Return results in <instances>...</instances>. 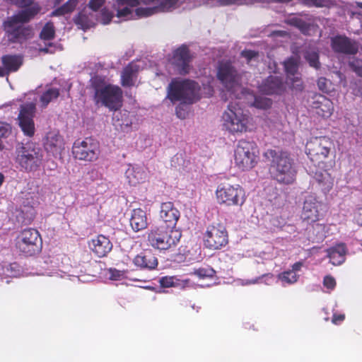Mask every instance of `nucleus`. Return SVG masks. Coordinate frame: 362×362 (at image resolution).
Here are the masks:
<instances>
[{"label":"nucleus","mask_w":362,"mask_h":362,"mask_svg":"<svg viewBox=\"0 0 362 362\" xmlns=\"http://www.w3.org/2000/svg\"><path fill=\"white\" fill-rule=\"evenodd\" d=\"M179 0H112L116 17L121 21L148 17L157 12L175 9Z\"/></svg>","instance_id":"f257e3e1"},{"label":"nucleus","mask_w":362,"mask_h":362,"mask_svg":"<svg viewBox=\"0 0 362 362\" xmlns=\"http://www.w3.org/2000/svg\"><path fill=\"white\" fill-rule=\"evenodd\" d=\"M214 81L209 76L202 81V89L194 81L189 79H173L167 88V96L172 103L180 101L184 104H192L202 96L209 97L214 89L211 83Z\"/></svg>","instance_id":"f03ea898"},{"label":"nucleus","mask_w":362,"mask_h":362,"mask_svg":"<svg viewBox=\"0 0 362 362\" xmlns=\"http://www.w3.org/2000/svg\"><path fill=\"white\" fill-rule=\"evenodd\" d=\"M11 1L19 6H30L13 15L4 23V29L8 33L10 40L13 42H21L23 40L29 38L32 35L31 29L25 27V23L37 13L40 8L38 5L33 4V0Z\"/></svg>","instance_id":"7ed1b4c3"},{"label":"nucleus","mask_w":362,"mask_h":362,"mask_svg":"<svg viewBox=\"0 0 362 362\" xmlns=\"http://www.w3.org/2000/svg\"><path fill=\"white\" fill-rule=\"evenodd\" d=\"M264 156L270 162L269 173L274 180L284 185H290L295 181L296 170L292 159L286 152L268 149Z\"/></svg>","instance_id":"20e7f679"},{"label":"nucleus","mask_w":362,"mask_h":362,"mask_svg":"<svg viewBox=\"0 0 362 362\" xmlns=\"http://www.w3.org/2000/svg\"><path fill=\"white\" fill-rule=\"evenodd\" d=\"M298 60L290 58L284 62V68L287 74V81L284 84L278 76H270L259 86V90L267 95L281 94L286 86L296 90L303 88L302 81L299 74L297 73Z\"/></svg>","instance_id":"39448f33"},{"label":"nucleus","mask_w":362,"mask_h":362,"mask_svg":"<svg viewBox=\"0 0 362 362\" xmlns=\"http://www.w3.org/2000/svg\"><path fill=\"white\" fill-rule=\"evenodd\" d=\"M90 88L94 92V100L96 104H101L110 110H116L122 106L121 88L109 83L105 77L100 76L92 77Z\"/></svg>","instance_id":"423d86ee"},{"label":"nucleus","mask_w":362,"mask_h":362,"mask_svg":"<svg viewBox=\"0 0 362 362\" xmlns=\"http://www.w3.org/2000/svg\"><path fill=\"white\" fill-rule=\"evenodd\" d=\"M42 150L34 143H21L16 148V162L27 172L36 171L42 164Z\"/></svg>","instance_id":"0eeeda50"},{"label":"nucleus","mask_w":362,"mask_h":362,"mask_svg":"<svg viewBox=\"0 0 362 362\" xmlns=\"http://www.w3.org/2000/svg\"><path fill=\"white\" fill-rule=\"evenodd\" d=\"M222 119L223 127L231 134H241L249 129L250 117L237 103L228 105Z\"/></svg>","instance_id":"6e6552de"},{"label":"nucleus","mask_w":362,"mask_h":362,"mask_svg":"<svg viewBox=\"0 0 362 362\" xmlns=\"http://www.w3.org/2000/svg\"><path fill=\"white\" fill-rule=\"evenodd\" d=\"M181 236L180 230L167 228L162 224L150 230L148 233V242L155 249L167 250L176 247Z\"/></svg>","instance_id":"1a4fd4ad"},{"label":"nucleus","mask_w":362,"mask_h":362,"mask_svg":"<svg viewBox=\"0 0 362 362\" xmlns=\"http://www.w3.org/2000/svg\"><path fill=\"white\" fill-rule=\"evenodd\" d=\"M217 78L226 91L237 98L243 95V74L238 73L235 68L228 62H221L217 70Z\"/></svg>","instance_id":"9d476101"},{"label":"nucleus","mask_w":362,"mask_h":362,"mask_svg":"<svg viewBox=\"0 0 362 362\" xmlns=\"http://www.w3.org/2000/svg\"><path fill=\"white\" fill-rule=\"evenodd\" d=\"M258 155L259 151L254 142L240 140L235 149V164L242 170H250L257 163Z\"/></svg>","instance_id":"9b49d317"},{"label":"nucleus","mask_w":362,"mask_h":362,"mask_svg":"<svg viewBox=\"0 0 362 362\" xmlns=\"http://www.w3.org/2000/svg\"><path fill=\"white\" fill-rule=\"evenodd\" d=\"M215 194L217 202L226 206H241L246 200L245 190L238 184H220Z\"/></svg>","instance_id":"f8f14e48"},{"label":"nucleus","mask_w":362,"mask_h":362,"mask_svg":"<svg viewBox=\"0 0 362 362\" xmlns=\"http://www.w3.org/2000/svg\"><path fill=\"white\" fill-rule=\"evenodd\" d=\"M73 154L78 160L94 161L100 154L99 144L91 138H86L83 141L77 140L73 146Z\"/></svg>","instance_id":"ddd939ff"},{"label":"nucleus","mask_w":362,"mask_h":362,"mask_svg":"<svg viewBox=\"0 0 362 362\" xmlns=\"http://www.w3.org/2000/svg\"><path fill=\"white\" fill-rule=\"evenodd\" d=\"M41 240L38 231L27 228L21 231L17 238L16 247L23 253L32 255L39 250Z\"/></svg>","instance_id":"4468645a"},{"label":"nucleus","mask_w":362,"mask_h":362,"mask_svg":"<svg viewBox=\"0 0 362 362\" xmlns=\"http://www.w3.org/2000/svg\"><path fill=\"white\" fill-rule=\"evenodd\" d=\"M332 146V141L327 137H315L306 144V153L313 160H321L328 157Z\"/></svg>","instance_id":"2eb2a0df"},{"label":"nucleus","mask_w":362,"mask_h":362,"mask_svg":"<svg viewBox=\"0 0 362 362\" xmlns=\"http://www.w3.org/2000/svg\"><path fill=\"white\" fill-rule=\"evenodd\" d=\"M204 245L212 250H218L228 243V235L225 228L221 225L209 226L204 234Z\"/></svg>","instance_id":"dca6fc26"},{"label":"nucleus","mask_w":362,"mask_h":362,"mask_svg":"<svg viewBox=\"0 0 362 362\" xmlns=\"http://www.w3.org/2000/svg\"><path fill=\"white\" fill-rule=\"evenodd\" d=\"M35 112V103L33 102L21 106L18 117V125L25 136L31 137L35 134L33 117Z\"/></svg>","instance_id":"f3484780"},{"label":"nucleus","mask_w":362,"mask_h":362,"mask_svg":"<svg viewBox=\"0 0 362 362\" xmlns=\"http://www.w3.org/2000/svg\"><path fill=\"white\" fill-rule=\"evenodd\" d=\"M322 204L317 197L308 194L305 197L300 217L303 221L312 223L320 220L322 216Z\"/></svg>","instance_id":"a211bd4d"},{"label":"nucleus","mask_w":362,"mask_h":362,"mask_svg":"<svg viewBox=\"0 0 362 362\" xmlns=\"http://www.w3.org/2000/svg\"><path fill=\"white\" fill-rule=\"evenodd\" d=\"M189 50L185 46L177 49L174 52L171 63L177 74H187L189 72Z\"/></svg>","instance_id":"6ab92c4d"},{"label":"nucleus","mask_w":362,"mask_h":362,"mask_svg":"<svg viewBox=\"0 0 362 362\" xmlns=\"http://www.w3.org/2000/svg\"><path fill=\"white\" fill-rule=\"evenodd\" d=\"M310 105L315 112L323 118L330 117L334 110L332 101L320 94L313 98Z\"/></svg>","instance_id":"aec40b11"},{"label":"nucleus","mask_w":362,"mask_h":362,"mask_svg":"<svg viewBox=\"0 0 362 362\" xmlns=\"http://www.w3.org/2000/svg\"><path fill=\"white\" fill-rule=\"evenodd\" d=\"M180 213L171 202H163L160 206V218L167 228L175 229Z\"/></svg>","instance_id":"412c9836"},{"label":"nucleus","mask_w":362,"mask_h":362,"mask_svg":"<svg viewBox=\"0 0 362 362\" xmlns=\"http://www.w3.org/2000/svg\"><path fill=\"white\" fill-rule=\"evenodd\" d=\"M332 47L336 52L354 54L358 52V43L344 35H338L332 38Z\"/></svg>","instance_id":"4be33fe9"},{"label":"nucleus","mask_w":362,"mask_h":362,"mask_svg":"<svg viewBox=\"0 0 362 362\" xmlns=\"http://www.w3.org/2000/svg\"><path fill=\"white\" fill-rule=\"evenodd\" d=\"M148 177L144 168L139 165H128L124 173V178L129 186H137L144 183Z\"/></svg>","instance_id":"5701e85b"},{"label":"nucleus","mask_w":362,"mask_h":362,"mask_svg":"<svg viewBox=\"0 0 362 362\" xmlns=\"http://www.w3.org/2000/svg\"><path fill=\"white\" fill-rule=\"evenodd\" d=\"M89 247L98 257H104L112 248V244L105 235H99L89 242Z\"/></svg>","instance_id":"b1692460"},{"label":"nucleus","mask_w":362,"mask_h":362,"mask_svg":"<svg viewBox=\"0 0 362 362\" xmlns=\"http://www.w3.org/2000/svg\"><path fill=\"white\" fill-rule=\"evenodd\" d=\"M148 222L145 211L141 209L132 210L130 217V226L134 231L139 232L148 227Z\"/></svg>","instance_id":"393cba45"},{"label":"nucleus","mask_w":362,"mask_h":362,"mask_svg":"<svg viewBox=\"0 0 362 362\" xmlns=\"http://www.w3.org/2000/svg\"><path fill=\"white\" fill-rule=\"evenodd\" d=\"M141 66L137 62H132L126 66L121 75V82L123 86H132L136 81L137 73Z\"/></svg>","instance_id":"a878e982"},{"label":"nucleus","mask_w":362,"mask_h":362,"mask_svg":"<svg viewBox=\"0 0 362 362\" xmlns=\"http://www.w3.org/2000/svg\"><path fill=\"white\" fill-rule=\"evenodd\" d=\"M134 264L141 269H153L158 265L157 258L150 252L137 255L133 259Z\"/></svg>","instance_id":"bb28decb"},{"label":"nucleus","mask_w":362,"mask_h":362,"mask_svg":"<svg viewBox=\"0 0 362 362\" xmlns=\"http://www.w3.org/2000/svg\"><path fill=\"white\" fill-rule=\"evenodd\" d=\"M303 263L300 262H296L293 264L291 270L285 271L278 275V279L283 286L291 285L298 281L299 278L298 272L300 271Z\"/></svg>","instance_id":"cd10ccee"},{"label":"nucleus","mask_w":362,"mask_h":362,"mask_svg":"<svg viewBox=\"0 0 362 362\" xmlns=\"http://www.w3.org/2000/svg\"><path fill=\"white\" fill-rule=\"evenodd\" d=\"M3 68L0 67V76H4L6 74L17 71L23 64L21 56L6 55L2 57Z\"/></svg>","instance_id":"c85d7f7f"},{"label":"nucleus","mask_w":362,"mask_h":362,"mask_svg":"<svg viewBox=\"0 0 362 362\" xmlns=\"http://www.w3.org/2000/svg\"><path fill=\"white\" fill-rule=\"evenodd\" d=\"M346 249L344 244H338L327 250V256L334 265H340L345 261Z\"/></svg>","instance_id":"c756f323"},{"label":"nucleus","mask_w":362,"mask_h":362,"mask_svg":"<svg viewBox=\"0 0 362 362\" xmlns=\"http://www.w3.org/2000/svg\"><path fill=\"white\" fill-rule=\"evenodd\" d=\"M315 179L321 185L322 189L325 192L329 191L333 186V179L326 170L316 172Z\"/></svg>","instance_id":"7c9ffc66"},{"label":"nucleus","mask_w":362,"mask_h":362,"mask_svg":"<svg viewBox=\"0 0 362 362\" xmlns=\"http://www.w3.org/2000/svg\"><path fill=\"white\" fill-rule=\"evenodd\" d=\"M63 146L62 137L55 132H50L47 136L46 148L50 151L61 149Z\"/></svg>","instance_id":"2f4dec72"},{"label":"nucleus","mask_w":362,"mask_h":362,"mask_svg":"<svg viewBox=\"0 0 362 362\" xmlns=\"http://www.w3.org/2000/svg\"><path fill=\"white\" fill-rule=\"evenodd\" d=\"M76 23L83 30L88 29L95 25L94 16H87L85 11L80 13L76 18Z\"/></svg>","instance_id":"473e14b6"},{"label":"nucleus","mask_w":362,"mask_h":362,"mask_svg":"<svg viewBox=\"0 0 362 362\" xmlns=\"http://www.w3.org/2000/svg\"><path fill=\"white\" fill-rule=\"evenodd\" d=\"M59 90L56 88H49L40 96V102L42 107H45L50 102L58 98Z\"/></svg>","instance_id":"72a5a7b5"},{"label":"nucleus","mask_w":362,"mask_h":362,"mask_svg":"<svg viewBox=\"0 0 362 362\" xmlns=\"http://www.w3.org/2000/svg\"><path fill=\"white\" fill-rule=\"evenodd\" d=\"M78 4V0H69L62 6L52 11V15L59 16L71 12Z\"/></svg>","instance_id":"f704fd0d"},{"label":"nucleus","mask_w":362,"mask_h":362,"mask_svg":"<svg viewBox=\"0 0 362 362\" xmlns=\"http://www.w3.org/2000/svg\"><path fill=\"white\" fill-rule=\"evenodd\" d=\"M304 57L311 66L317 69L320 66L318 53L314 48H310L304 53Z\"/></svg>","instance_id":"c9c22d12"},{"label":"nucleus","mask_w":362,"mask_h":362,"mask_svg":"<svg viewBox=\"0 0 362 362\" xmlns=\"http://www.w3.org/2000/svg\"><path fill=\"white\" fill-rule=\"evenodd\" d=\"M185 1H187V2L193 3V6H194L200 4V0H185ZM216 1L223 5H229V4H252V3L256 2V1H260V0H216Z\"/></svg>","instance_id":"e433bc0d"},{"label":"nucleus","mask_w":362,"mask_h":362,"mask_svg":"<svg viewBox=\"0 0 362 362\" xmlns=\"http://www.w3.org/2000/svg\"><path fill=\"white\" fill-rule=\"evenodd\" d=\"M272 102L270 99L262 97L255 96L252 105L259 109L266 110L272 106Z\"/></svg>","instance_id":"4c0bfd02"},{"label":"nucleus","mask_w":362,"mask_h":362,"mask_svg":"<svg viewBox=\"0 0 362 362\" xmlns=\"http://www.w3.org/2000/svg\"><path fill=\"white\" fill-rule=\"evenodd\" d=\"M54 33L55 30L53 24L51 23H47L43 27L40 33V37L45 40H49L54 38Z\"/></svg>","instance_id":"58836bf2"},{"label":"nucleus","mask_w":362,"mask_h":362,"mask_svg":"<svg viewBox=\"0 0 362 362\" xmlns=\"http://www.w3.org/2000/svg\"><path fill=\"white\" fill-rule=\"evenodd\" d=\"M194 274L199 279L211 278L214 276L215 272L211 268H201L194 271Z\"/></svg>","instance_id":"ea45409f"},{"label":"nucleus","mask_w":362,"mask_h":362,"mask_svg":"<svg viewBox=\"0 0 362 362\" xmlns=\"http://www.w3.org/2000/svg\"><path fill=\"white\" fill-rule=\"evenodd\" d=\"M264 277L267 278V281H269L270 280L273 279V275L268 274V275H267L265 276L254 279H252V280L238 279L235 282H236V284H238V285L247 286V285L255 284L259 283V280L262 279Z\"/></svg>","instance_id":"a19ab883"},{"label":"nucleus","mask_w":362,"mask_h":362,"mask_svg":"<svg viewBox=\"0 0 362 362\" xmlns=\"http://www.w3.org/2000/svg\"><path fill=\"white\" fill-rule=\"evenodd\" d=\"M194 284L189 279H181L176 277V280L175 281V287L179 288H186L189 287H193Z\"/></svg>","instance_id":"79ce46f5"},{"label":"nucleus","mask_w":362,"mask_h":362,"mask_svg":"<svg viewBox=\"0 0 362 362\" xmlns=\"http://www.w3.org/2000/svg\"><path fill=\"white\" fill-rule=\"evenodd\" d=\"M175 280L176 276H164L160 279L159 282L162 287L170 288L175 287Z\"/></svg>","instance_id":"37998d69"},{"label":"nucleus","mask_w":362,"mask_h":362,"mask_svg":"<svg viewBox=\"0 0 362 362\" xmlns=\"http://www.w3.org/2000/svg\"><path fill=\"white\" fill-rule=\"evenodd\" d=\"M349 66L358 75L362 76V60L353 59L349 62Z\"/></svg>","instance_id":"c03bdc74"},{"label":"nucleus","mask_w":362,"mask_h":362,"mask_svg":"<svg viewBox=\"0 0 362 362\" xmlns=\"http://www.w3.org/2000/svg\"><path fill=\"white\" fill-rule=\"evenodd\" d=\"M113 16H114V15L111 12H110L107 10H106L105 8H104L101 11L100 17L99 18L98 21L101 23L106 25V24H108L111 21Z\"/></svg>","instance_id":"a18cd8bd"},{"label":"nucleus","mask_w":362,"mask_h":362,"mask_svg":"<svg viewBox=\"0 0 362 362\" xmlns=\"http://www.w3.org/2000/svg\"><path fill=\"white\" fill-rule=\"evenodd\" d=\"M354 221L360 226H362V204L356 207L353 213Z\"/></svg>","instance_id":"49530a36"},{"label":"nucleus","mask_w":362,"mask_h":362,"mask_svg":"<svg viewBox=\"0 0 362 362\" xmlns=\"http://www.w3.org/2000/svg\"><path fill=\"white\" fill-rule=\"evenodd\" d=\"M110 279L114 281L122 280L125 276V272L115 269H109Z\"/></svg>","instance_id":"de8ad7c7"},{"label":"nucleus","mask_w":362,"mask_h":362,"mask_svg":"<svg viewBox=\"0 0 362 362\" xmlns=\"http://www.w3.org/2000/svg\"><path fill=\"white\" fill-rule=\"evenodd\" d=\"M308 6L325 7L329 4L327 0H302Z\"/></svg>","instance_id":"09e8293b"},{"label":"nucleus","mask_w":362,"mask_h":362,"mask_svg":"<svg viewBox=\"0 0 362 362\" xmlns=\"http://www.w3.org/2000/svg\"><path fill=\"white\" fill-rule=\"evenodd\" d=\"M330 85V81L324 77H320L317 81V86L322 92L328 93L329 91Z\"/></svg>","instance_id":"8fccbe9b"},{"label":"nucleus","mask_w":362,"mask_h":362,"mask_svg":"<svg viewBox=\"0 0 362 362\" xmlns=\"http://www.w3.org/2000/svg\"><path fill=\"white\" fill-rule=\"evenodd\" d=\"M11 132L10 124L5 122H0V140L1 138L7 137Z\"/></svg>","instance_id":"3c124183"},{"label":"nucleus","mask_w":362,"mask_h":362,"mask_svg":"<svg viewBox=\"0 0 362 362\" xmlns=\"http://www.w3.org/2000/svg\"><path fill=\"white\" fill-rule=\"evenodd\" d=\"M323 284L327 289L333 290L336 286V281L334 277L331 276H326L324 278Z\"/></svg>","instance_id":"603ef678"},{"label":"nucleus","mask_w":362,"mask_h":362,"mask_svg":"<svg viewBox=\"0 0 362 362\" xmlns=\"http://www.w3.org/2000/svg\"><path fill=\"white\" fill-rule=\"evenodd\" d=\"M104 3L105 0H90L88 6L92 11H96Z\"/></svg>","instance_id":"864d4df0"},{"label":"nucleus","mask_w":362,"mask_h":362,"mask_svg":"<svg viewBox=\"0 0 362 362\" xmlns=\"http://www.w3.org/2000/svg\"><path fill=\"white\" fill-rule=\"evenodd\" d=\"M242 56L245 58L249 63L257 57V54L252 50H244L242 52Z\"/></svg>","instance_id":"5fc2aeb1"},{"label":"nucleus","mask_w":362,"mask_h":362,"mask_svg":"<svg viewBox=\"0 0 362 362\" xmlns=\"http://www.w3.org/2000/svg\"><path fill=\"white\" fill-rule=\"evenodd\" d=\"M176 115L180 119H185L187 117V112L182 108V105L176 107Z\"/></svg>","instance_id":"6e6d98bb"},{"label":"nucleus","mask_w":362,"mask_h":362,"mask_svg":"<svg viewBox=\"0 0 362 362\" xmlns=\"http://www.w3.org/2000/svg\"><path fill=\"white\" fill-rule=\"evenodd\" d=\"M344 320V315L340 314V315H336L334 314L332 318V322L334 324H339L341 322Z\"/></svg>","instance_id":"4d7b16f0"},{"label":"nucleus","mask_w":362,"mask_h":362,"mask_svg":"<svg viewBox=\"0 0 362 362\" xmlns=\"http://www.w3.org/2000/svg\"><path fill=\"white\" fill-rule=\"evenodd\" d=\"M120 125L122 127V126H125L127 127H131L132 125V121H129V120H124V121H122V122L120 124Z\"/></svg>","instance_id":"13d9d810"},{"label":"nucleus","mask_w":362,"mask_h":362,"mask_svg":"<svg viewBox=\"0 0 362 362\" xmlns=\"http://www.w3.org/2000/svg\"><path fill=\"white\" fill-rule=\"evenodd\" d=\"M291 21L293 22L296 26L301 27V21L297 19H291Z\"/></svg>","instance_id":"bf43d9fd"},{"label":"nucleus","mask_w":362,"mask_h":362,"mask_svg":"<svg viewBox=\"0 0 362 362\" xmlns=\"http://www.w3.org/2000/svg\"><path fill=\"white\" fill-rule=\"evenodd\" d=\"M3 148V144L1 140H0V151Z\"/></svg>","instance_id":"052dcab7"},{"label":"nucleus","mask_w":362,"mask_h":362,"mask_svg":"<svg viewBox=\"0 0 362 362\" xmlns=\"http://www.w3.org/2000/svg\"><path fill=\"white\" fill-rule=\"evenodd\" d=\"M63 0H55V4H60Z\"/></svg>","instance_id":"680f3d73"},{"label":"nucleus","mask_w":362,"mask_h":362,"mask_svg":"<svg viewBox=\"0 0 362 362\" xmlns=\"http://www.w3.org/2000/svg\"><path fill=\"white\" fill-rule=\"evenodd\" d=\"M128 115H129V114H128L127 112H124V113L122 115V117H123V116H124V117H127V116H128Z\"/></svg>","instance_id":"e2e57ef3"},{"label":"nucleus","mask_w":362,"mask_h":362,"mask_svg":"<svg viewBox=\"0 0 362 362\" xmlns=\"http://www.w3.org/2000/svg\"><path fill=\"white\" fill-rule=\"evenodd\" d=\"M16 267H17V265L16 264H13L11 265V268H16Z\"/></svg>","instance_id":"0e129e2a"},{"label":"nucleus","mask_w":362,"mask_h":362,"mask_svg":"<svg viewBox=\"0 0 362 362\" xmlns=\"http://www.w3.org/2000/svg\"><path fill=\"white\" fill-rule=\"evenodd\" d=\"M282 33H283V32H277V33H276L275 34H276V35H279H279H281Z\"/></svg>","instance_id":"69168bd1"},{"label":"nucleus","mask_w":362,"mask_h":362,"mask_svg":"<svg viewBox=\"0 0 362 362\" xmlns=\"http://www.w3.org/2000/svg\"><path fill=\"white\" fill-rule=\"evenodd\" d=\"M33 100H36V98H35V96H34V98H33Z\"/></svg>","instance_id":"338daca9"},{"label":"nucleus","mask_w":362,"mask_h":362,"mask_svg":"<svg viewBox=\"0 0 362 362\" xmlns=\"http://www.w3.org/2000/svg\"><path fill=\"white\" fill-rule=\"evenodd\" d=\"M361 245H362V240H361Z\"/></svg>","instance_id":"774afa93"}]
</instances>
